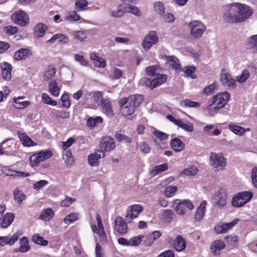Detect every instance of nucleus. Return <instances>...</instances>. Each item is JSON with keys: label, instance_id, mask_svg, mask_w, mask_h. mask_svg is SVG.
I'll return each mask as SVG.
<instances>
[{"label": "nucleus", "instance_id": "nucleus-48", "mask_svg": "<svg viewBox=\"0 0 257 257\" xmlns=\"http://www.w3.org/2000/svg\"><path fill=\"white\" fill-rule=\"evenodd\" d=\"M103 119L101 116H96L94 118L89 117L86 121V125L89 127H93L97 124L101 123Z\"/></svg>", "mask_w": 257, "mask_h": 257}, {"label": "nucleus", "instance_id": "nucleus-61", "mask_svg": "<svg viewBox=\"0 0 257 257\" xmlns=\"http://www.w3.org/2000/svg\"><path fill=\"white\" fill-rule=\"evenodd\" d=\"M249 72L247 69H244L240 75L236 77V81L239 83H243L249 77Z\"/></svg>", "mask_w": 257, "mask_h": 257}, {"label": "nucleus", "instance_id": "nucleus-34", "mask_svg": "<svg viewBox=\"0 0 257 257\" xmlns=\"http://www.w3.org/2000/svg\"><path fill=\"white\" fill-rule=\"evenodd\" d=\"M15 217V214L13 213H6L1 218V226L3 228H7L12 223Z\"/></svg>", "mask_w": 257, "mask_h": 257}, {"label": "nucleus", "instance_id": "nucleus-45", "mask_svg": "<svg viewBox=\"0 0 257 257\" xmlns=\"http://www.w3.org/2000/svg\"><path fill=\"white\" fill-rule=\"evenodd\" d=\"M158 70L159 66L157 65H152L147 67L146 68V72L147 76V78H152L156 75H157L159 73Z\"/></svg>", "mask_w": 257, "mask_h": 257}, {"label": "nucleus", "instance_id": "nucleus-62", "mask_svg": "<svg viewBox=\"0 0 257 257\" xmlns=\"http://www.w3.org/2000/svg\"><path fill=\"white\" fill-rule=\"evenodd\" d=\"M197 173L198 169L195 166L189 167L183 171V174L186 176H194L196 175Z\"/></svg>", "mask_w": 257, "mask_h": 257}, {"label": "nucleus", "instance_id": "nucleus-20", "mask_svg": "<svg viewBox=\"0 0 257 257\" xmlns=\"http://www.w3.org/2000/svg\"><path fill=\"white\" fill-rule=\"evenodd\" d=\"M164 59L166 63L171 66L177 72L182 70L181 64L179 59L175 56H165Z\"/></svg>", "mask_w": 257, "mask_h": 257}, {"label": "nucleus", "instance_id": "nucleus-29", "mask_svg": "<svg viewBox=\"0 0 257 257\" xmlns=\"http://www.w3.org/2000/svg\"><path fill=\"white\" fill-rule=\"evenodd\" d=\"M19 236V234L16 233L13 234L11 237L9 236H0V244L2 246H4L6 244L12 245L17 241Z\"/></svg>", "mask_w": 257, "mask_h": 257}, {"label": "nucleus", "instance_id": "nucleus-52", "mask_svg": "<svg viewBox=\"0 0 257 257\" xmlns=\"http://www.w3.org/2000/svg\"><path fill=\"white\" fill-rule=\"evenodd\" d=\"M78 11L74 10V11L70 12L69 14L65 17V20L70 22H74L81 20V17L77 14Z\"/></svg>", "mask_w": 257, "mask_h": 257}, {"label": "nucleus", "instance_id": "nucleus-41", "mask_svg": "<svg viewBox=\"0 0 257 257\" xmlns=\"http://www.w3.org/2000/svg\"><path fill=\"white\" fill-rule=\"evenodd\" d=\"M88 9V2L86 0H76L74 10L78 12H82Z\"/></svg>", "mask_w": 257, "mask_h": 257}, {"label": "nucleus", "instance_id": "nucleus-18", "mask_svg": "<svg viewBox=\"0 0 257 257\" xmlns=\"http://www.w3.org/2000/svg\"><path fill=\"white\" fill-rule=\"evenodd\" d=\"M239 221V219L236 218L229 223L217 224L214 226V231L217 234H223L227 232L231 228L233 227Z\"/></svg>", "mask_w": 257, "mask_h": 257}, {"label": "nucleus", "instance_id": "nucleus-17", "mask_svg": "<svg viewBox=\"0 0 257 257\" xmlns=\"http://www.w3.org/2000/svg\"><path fill=\"white\" fill-rule=\"evenodd\" d=\"M127 98L123 97L119 100V104L120 106L121 111L123 115L125 116L130 115L133 114L135 110V108L133 106L132 103L128 104Z\"/></svg>", "mask_w": 257, "mask_h": 257}, {"label": "nucleus", "instance_id": "nucleus-21", "mask_svg": "<svg viewBox=\"0 0 257 257\" xmlns=\"http://www.w3.org/2000/svg\"><path fill=\"white\" fill-rule=\"evenodd\" d=\"M245 46L252 53H257V34L251 35L246 38Z\"/></svg>", "mask_w": 257, "mask_h": 257}, {"label": "nucleus", "instance_id": "nucleus-59", "mask_svg": "<svg viewBox=\"0 0 257 257\" xmlns=\"http://www.w3.org/2000/svg\"><path fill=\"white\" fill-rule=\"evenodd\" d=\"M218 86L216 82H214L205 87L203 90V93L207 95H211L215 90L218 89Z\"/></svg>", "mask_w": 257, "mask_h": 257}, {"label": "nucleus", "instance_id": "nucleus-27", "mask_svg": "<svg viewBox=\"0 0 257 257\" xmlns=\"http://www.w3.org/2000/svg\"><path fill=\"white\" fill-rule=\"evenodd\" d=\"M225 245L222 240H214L210 245V250L215 255H219L220 251L224 248Z\"/></svg>", "mask_w": 257, "mask_h": 257}, {"label": "nucleus", "instance_id": "nucleus-22", "mask_svg": "<svg viewBox=\"0 0 257 257\" xmlns=\"http://www.w3.org/2000/svg\"><path fill=\"white\" fill-rule=\"evenodd\" d=\"M115 147V143L113 138L106 137H104L101 143L100 150L105 151H109Z\"/></svg>", "mask_w": 257, "mask_h": 257}, {"label": "nucleus", "instance_id": "nucleus-12", "mask_svg": "<svg viewBox=\"0 0 257 257\" xmlns=\"http://www.w3.org/2000/svg\"><path fill=\"white\" fill-rule=\"evenodd\" d=\"M53 154L50 150H44L36 153L30 157V162L33 166H37L40 162L48 159Z\"/></svg>", "mask_w": 257, "mask_h": 257}, {"label": "nucleus", "instance_id": "nucleus-35", "mask_svg": "<svg viewBox=\"0 0 257 257\" xmlns=\"http://www.w3.org/2000/svg\"><path fill=\"white\" fill-rule=\"evenodd\" d=\"M186 246V240L181 235H178L174 241V247L177 251H181Z\"/></svg>", "mask_w": 257, "mask_h": 257}, {"label": "nucleus", "instance_id": "nucleus-14", "mask_svg": "<svg viewBox=\"0 0 257 257\" xmlns=\"http://www.w3.org/2000/svg\"><path fill=\"white\" fill-rule=\"evenodd\" d=\"M143 211V207L140 204H134L128 207L125 218L128 222L136 218Z\"/></svg>", "mask_w": 257, "mask_h": 257}, {"label": "nucleus", "instance_id": "nucleus-15", "mask_svg": "<svg viewBox=\"0 0 257 257\" xmlns=\"http://www.w3.org/2000/svg\"><path fill=\"white\" fill-rule=\"evenodd\" d=\"M14 22L22 26H26L29 22V17L23 11H19L12 16Z\"/></svg>", "mask_w": 257, "mask_h": 257}, {"label": "nucleus", "instance_id": "nucleus-6", "mask_svg": "<svg viewBox=\"0 0 257 257\" xmlns=\"http://www.w3.org/2000/svg\"><path fill=\"white\" fill-rule=\"evenodd\" d=\"M213 199L214 205L218 208H225L228 202V194L227 190L221 188L215 193Z\"/></svg>", "mask_w": 257, "mask_h": 257}, {"label": "nucleus", "instance_id": "nucleus-64", "mask_svg": "<svg viewBox=\"0 0 257 257\" xmlns=\"http://www.w3.org/2000/svg\"><path fill=\"white\" fill-rule=\"evenodd\" d=\"M251 182L255 188H257V167H253L251 171Z\"/></svg>", "mask_w": 257, "mask_h": 257}, {"label": "nucleus", "instance_id": "nucleus-11", "mask_svg": "<svg viewBox=\"0 0 257 257\" xmlns=\"http://www.w3.org/2000/svg\"><path fill=\"white\" fill-rule=\"evenodd\" d=\"M159 42V37L157 33L155 31L149 32L143 40L142 45L144 49L148 50L153 45L156 44Z\"/></svg>", "mask_w": 257, "mask_h": 257}, {"label": "nucleus", "instance_id": "nucleus-16", "mask_svg": "<svg viewBox=\"0 0 257 257\" xmlns=\"http://www.w3.org/2000/svg\"><path fill=\"white\" fill-rule=\"evenodd\" d=\"M105 156L104 151L98 150L94 153L88 156V162L91 166H97L99 165V160Z\"/></svg>", "mask_w": 257, "mask_h": 257}, {"label": "nucleus", "instance_id": "nucleus-33", "mask_svg": "<svg viewBox=\"0 0 257 257\" xmlns=\"http://www.w3.org/2000/svg\"><path fill=\"white\" fill-rule=\"evenodd\" d=\"M31 55L30 50L26 48H22L16 51L14 58L16 60L20 61L26 59Z\"/></svg>", "mask_w": 257, "mask_h": 257}, {"label": "nucleus", "instance_id": "nucleus-19", "mask_svg": "<svg viewBox=\"0 0 257 257\" xmlns=\"http://www.w3.org/2000/svg\"><path fill=\"white\" fill-rule=\"evenodd\" d=\"M102 112L108 116H112L113 115V111L111 103L109 98L103 97L101 99L99 104Z\"/></svg>", "mask_w": 257, "mask_h": 257}, {"label": "nucleus", "instance_id": "nucleus-28", "mask_svg": "<svg viewBox=\"0 0 257 257\" xmlns=\"http://www.w3.org/2000/svg\"><path fill=\"white\" fill-rule=\"evenodd\" d=\"M1 67L2 71L3 77L6 80H9L12 77V65L6 62L1 63Z\"/></svg>", "mask_w": 257, "mask_h": 257}, {"label": "nucleus", "instance_id": "nucleus-42", "mask_svg": "<svg viewBox=\"0 0 257 257\" xmlns=\"http://www.w3.org/2000/svg\"><path fill=\"white\" fill-rule=\"evenodd\" d=\"M47 29V27L46 25L39 23L34 28L35 35L38 37H41L44 35Z\"/></svg>", "mask_w": 257, "mask_h": 257}, {"label": "nucleus", "instance_id": "nucleus-47", "mask_svg": "<svg viewBox=\"0 0 257 257\" xmlns=\"http://www.w3.org/2000/svg\"><path fill=\"white\" fill-rule=\"evenodd\" d=\"M63 158L67 166H71L73 165L74 159L70 150H68L65 151L63 154Z\"/></svg>", "mask_w": 257, "mask_h": 257}, {"label": "nucleus", "instance_id": "nucleus-32", "mask_svg": "<svg viewBox=\"0 0 257 257\" xmlns=\"http://www.w3.org/2000/svg\"><path fill=\"white\" fill-rule=\"evenodd\" d=\"M24 96H19L15 97L13 99V102L15 103L14 106L17 109H23L30 104V102L28 101H23Z\"/></svg>", "mask_w": 257, "mask_h": 257}, {"label": "nucleus", "instance_id": "nucleus-10", "mask_svg": "<svg viewBox=\"0 0 257 257\" xmlns=\"http://www.w3.org/2000/svg\"><path fill=\"white\" fill-rule=\"evenodd\" d=\"M220 80L221 84L229 89H234L236 87V80L233 79L225 68H222L220 75Z\"/></svg>", "mask_w": 257, "mask_h": 257}, {"label": "nucleus", "instance_id": "nucleus-30", "mask_svg": "<svg viewBox=\"0 0 257 257\" xmlns=\"http://www.w3.org/2000/svg\"><path fill=\"white\" fill-rule=\"evenodd\" d=\"M206 201L204 200L198 207L194 217L196 221H200L203 218L206 211Z\"/></svg>", "mask_w": 257, "mask_h": 257}, {"label": "nucleus", "instance_id": "nucleus-60", "mask_svg": "<svg viewBox=\"0 0 257 257\" xmlns=\"http://www.w3.org/2000/svg\"><path fill=\"white\" fill-rule=\"evenodd\" d=\"M195 68L192 66L184 67L182 70L184 73V76L185 77H190L191 78H194L195 77V74L194 73Z\"/></svg>", "mask_w": 257, "mask_h": 257}, {"label": "nucleus", "instance_id": "nucleus-5", "mask_svg": "<svg viewBox=\"0 0 257 257\" xmlns=\"http://www.w3.org/2000/svg\"><path fill=\"white\" fill-rule=\"evenodd\" d=\"M188 27L190 30V35L194 38H200L206 30V26L198 20L191 21Z\"/></svg>", "mask_w": 257, "mask_h": 257}, {"label": "nucleus", "instance_id": "nucleus-57", "mask_svg": "<svg viewBox=\"0 0 257 257\" xmlns=\"http://www.w3.org/2000/svg\"><path fill=\"white\" fill-rule=\"evenodd\" d=\"M115 138L119 142L124 143H131L132 139L129 137L119 133H116L115 135Z\"/></svg>", "mask_w": 257, "mask_h": 257}, {"label": "nucleus", "instance_id": "nucleus-50", "mask_svg": "<svg viewBox=\"0 0 257 257\" xmlns=\"http://www.w3.org/2000/svg\"><path fill=\"white\" fill-rule=\"evenodd\" d=\"M180 105L185 107H194L197 108L200 106V104L196 101H193L189 99L183 100L180 102Z\"/></svg>", "mask_w": 257, "mask_h": 257}, {"label": "nucleus", "instance_id": "nucleus-4", "mask_svg": "<svg viewBox=\"0 0 257 257\" xmlns=\"http://www.w3.org/2000/svg\"><path fill=\"white\" fill-rule=\"evenodd\" d=\"M209 160L210 165L216 171L224 170L226 166V161L222 153H211Z\"/></svg>", "mask_w": 257, "mask_h": 257}, {"label": "nucleus", "instance_id": "nucleus-23", "mask_svg": "<svg viewBox=\"0 0 257 257\" xmlns=\"http://www.w3.org/2000/svg\"><path fill=\"white\" fill-rule=\"evenodd\" d=\"M56 41H57L58 43L61 44L65 45L69 42V37L65 34L61 33H57L53 36L48 41L47 43L53 44Z\"/></svg>", "mask_w": 257, "mask_h": 257}, {"label": "nucleus", "instance_id": "nucleus-31", "mask_svg": "<svg viewBox=\"0 0 257 257\" xmlns=\"http://www.w3.org/2000/svg\"><path fill=\"white\" fill-rule=\"evenodd\" d=\"M18 134L20 141L24 146L31 147L37 145L26 134L19 132Z\"/></svg>", "mask_w": 257, "mask_h": 257}, {"label": "nucleus", "instance_id": "nucleus-39", "mask_svg": "<svg viewBox=\"0 0 257 257\" xmlns=\"http://www.w3.org/2000/svg\"><path fill=\"white\" fill-rule=\"evenodd\" d=\"M14 200L18 204L21 205L23 201L26 199V195L22 191H20L19 188H16L13 191Z\"/></svg>", "mask_w": 257, "mask_h": 257}, {"label": "nucleus", "instance_id": "nucleus-56", "mask_svg": "<svg viewBox=\"0 0 257 257\" xmlns=\"http://www.w3.org/2000/svg\"><path fill=\"white\" fill-rule=\"evenodd\" d=\"M229 130L234 134L241 136L244 134V128L235 124H229L228 126Z\"/></svg>", "mask_w": 257, "mask_h": 257}, {"label": "nucleus", "instance_id": "nucleus-63", "mask_svg": "<svg viewBox=\"0 0 257 257\" xmlns=\"http://www.w3.org/2000/svg\"><path fill=\"white\" fill-rule=\"evenodd\" d=\"M74 37L77 40L83 42L85 40L87 35L83 31H77L74 33Z\"/></svg>", "mask_w": 257, "mask_h": 257}, {"label": "nucleus", "instance_id": "nucleus-3", "mask_svg": "<svg viewBox=\"0 0 257 257\" xmlns=\"http://www.w3.org/2000/svg\"><path fill=\"white\" fill-rule=\"evenodd\" d=\"M252 196V192L249 191L238 192L232 197L231 205L235 208L242 207L251 200Z\"/></svg>", "mask_w": 257, "mask_h": 257}, {"label": "nucleus", "instance_id": "nucleus-24", "mask_svg": "<svg viewBox=\"0 0 257 257\" xmlns=\"http://www.w3.org/2000/svg\"><path fill=\"white\" fill-rule=\"evenodd\" d=\"M2 171L6 176H18V177H28L30 176V173L22 171H15L9 167H3Z\"/></svg>", "mask_w": 257, "mask_h": 257}, {"label": "nucleus", "instance_id": "nucleus-54", "mask_svg": "<svg viewBox=\"0 0 257 257\" xmlns=\"http://www.w3.org/2000/svg\"><path fill=\"white\" fill-rule=\"evenodd\" d=\"M32 239L34 242L41 245L46 246L48 244V241L38 234H34Z\"/></svg>", "mask_w": 257, "mask_h": 257}, {"label": "nucleus", "instance_id": "nucleus-25", "mask_svg": "<svg viewBox=\"0 0 257 257\" xmlns=\"http://www.w3.org/2000/svg\"><path fill=\"white\" fill-rule=\"evenodd\" d=\"M114 227L115 230L121 234L126 233L127 231V224L120 217H118L115 219Z\"/></svg>", "mask_w": 257, "mask_h": 257}, {"label": "nucleus", "instance_id": "nucleus-53", "mask_svg": "<svg viewBox=\"0 0 257 257\" xmlns=\"http://www.w3.org/2000/svg\"><path fill=\"white\" fill-rule=\"evenodd\" d=\"M125 6L120 5L115 10L111 12V16L113 17H120L125 13Z\"/></svg>", "mask_w": 257, "mask_h": 257}, {"label": "nucleus", "instance_id": "nucleus-26", "mask_svg": "<svg viewBox=\"0 0 257 257\" xmlns=\"http://www.w3.org/2000/svg\"><path fill=\"white\" fill-rule=\"evenodd\" d=\"M20 246L19 248H15L13 250L14 252H20L25 253L29 251L31 247L29 244V240L26 236H23L19 240Z\"/></svg>", "mask_w": 257, "mask_h": 257}, {"label": "nucleus", "instance_id": "nucleus-9", "mask_svg": "<svg viewBox=\"0 0 257 257\" xmlns=\"http://www.w3.org/2000/svg\"><path fill=\"white\" fill-rule=\"evenodd\" d=\"M97 226L95 224H91V227L93 232L97 234L99 238V240L101 243H106L107 242V236L105 232L101 220L100 216L98 214L96 215Z\"/></svg>", "mask_w": 257, "mask_h": 257}, {"label": "nucleus", "instance_id": "nucleus-49", "mask_svg": "<svg viewBox=\"0 0 257 257\" xmlns=\"http://www.w3.org/2000/svg\"><path fill=\"white\" fill-rule=\"evenodd\" d=\"M167 169L168 165L166 163H164L160 165H157L151 171V174L153 176H156L166 171Z\"/></svg>", "mask_w": 257, "mask_h": 257}, {"label": "nucleus", "instance_id": "nucleus-55", "mask_svg": "<svg viewBox=\"0 0 257 257\" xmlns=\"http://www.w3.org/2000/svg\"><path fill=\"white\" fill-rule=\"evenodd\" d=\"M42 101L47 104L56 106L57 104L56 101L52 100V98L46 93L42 94Z\"/></svg>", "mask_w": 257, "mask_h": 257}, {"label": "nucleus", "instance_id": "nucleus-13", "mask_svg": "<svg viewBox=\"0 0 257 257\" xmlns=\"http://www.w3.org/2000/svg\"><path fill=\"white\" fill-rule=\"evenodd\" d=\"M230 97V95L227 91L218 93L213 97V104L217 105L218 108H221L227 103Z\"/></svg>", "mask_w": 257, "mask_h": 257}, {"label": "nucleus", "instance_id": "nucleus-44", "mask_svg": "<svg viewBox=\"0 0 257 257\" xmlns=\"http://www.w3.org/2000/svg\"><path fill=\"white\" fill-rule=\"evenodd\" d=\"M79 218V214L78 213L73 212L66 215L63 218V221L65 224H69L78 220Z\"/></svg>", "mask_w": 257, "mask_h": 257}, {"label": "nucleus", "instance_id": "nucleus-43", "mask_svg": "<svg viewBox=\"0 0 257 257\" xmlns=\"http://www.w3.org/2000/svg\"><path fill=\"white\" fill-rule=\"evenodd\" d=\"M54 215L53 210L51 208H47L42 212L39 216V219L44 221H48L50 220Z\"/></svg>", "mask_w": 257, "mask_h": 257}, {"label": "nucleus", "instance_id": "nucleus-1", "mask_svg": "<svg viewBox=\"0 0 257 257\" xmlns=\"http://www.w3.org/2000/svg\"><path fill=\"white\" fill-rule=\"evenodd\" d=\"M253 14V9L250 6L240 3H232L224 7L223 18L229 23L245 22Z\"/></svg>", "mask_w": 257, "mask_h": 257}, {"label": "nucleus", "instance_id": "nucleus-2", "mask_svg": "<svg viewBox=\"0 0 257 257\" xmlns=\"http://www.w3.org/2000/svg\"><path fill=\"white\" fill-rule=\"evenodd\" d=\"M102 92L99 91H86L83 95V103L90 108H93L96 104H99L102 97Z\"/></svg>", "mask_w": 257, "mask_h": 257}, {"label": "nucleus", "instance_id": "nucleus-36", "mask_svg": "<svg viewBox=\"0 0 257 257\" xmlns=\"http://www.w3.org/2000/svg\"><path fill=\"white\" fill-rule=\"evenodd\" d=\"M61 88L58 86L57 82L53 79L51 80L49 83V90L50 93L55 96H58L60 94Z\"/></svg>", "mask_w": 257, "mask_h": 257}, {"label": "nucleus", "instance_id": "nucleus-8", "mask_svg": "<svg viewBox=\"0 0 257 257\" xmlns=\"http://www.w3.org/2000/svg\"><path fill=\"white\" fill-rule=\"evenodd\" d=\"M167 79L166 75L159 73L152 78H145L144 79L146 86L151 89H154L164 83Z\"/></svg>", "mask_w": 257, "mask_h": 257}, {"label": "nucleus", "instance_id": "nucleus-37", "mask_svg": "<svg viewBox=\"0 0 257 257\" xmlns=\"http://www.w3.org/2000/svg\"><path fill=\"white\" fill-rule=\"evenodd\" d=\"M56 72V69L54 66L52 65H49L44 72V80L45 81L49 80L55 76Z\"/></svg>", "mask_w": 257, "mask_h": 257}, {"label": "nucleus", "instance_id": "nucleus-58", "mask_svg": "<svg viewBox=\"0 0 257 257\" xmlns=\"http://www.w3.org/2000/svg\"><path fill=\"white\" fill-rule=\"evenodd\" d=\"M177 190V187L175 186L170 185L166 187L164 191L165 196L170 198L174 195Z\"/></svg>", "mask_w": 257, "mask_h": 257}, {"label": "nucleus", "instance_id": "nucleus-7", "mask_svg": "<svg viewBox=\"0 0 257 257\" xmlns=\"http://www.w3.org/2000/svg\"><path fill=\"white\" fill-rule=\"evenodd\" d=\"M192 202L189 199H176L174 201V208L177 214L184 215L186 212V208L190 210L194 208Z\"/></svg>", "mask_w": 257, "mask_h": 257}, {"label": "nucleus", "instance_id": "nucleus-46", "mask_svg": "<svg viewBox=\"0 0 257 257\" xmlns=\"http://www.w3.org/2000/svg\"><path fill=\"white\" fill-rule=\"evenodd\" d=\"M125 12L132 13L138 17H141L142 14L141 11L139 9L138 7L135 6L127 4V6H125Z\"/></svg>", "mask_w": 257, "mask_h": 257}, {"label": "nucleus", "instance_id": "nucleus-51", "mask_svg": "<svg viewBox=\"0 0 257 257\" xmlns=\"http://www.w3.org/2000/svg\"><path fill=\"white\" fill-rule=\"evenodd\" d=\"M177 125L188 132H192L193 131V124L189 122H184L180 120L177 121Z\"/></svg>", "mask_w": 257, "mask_h": 257}, {"label": "nucleus", "instance_id": "nucleus-38", "mask_svg": "<svg viewBox=\"0 0 257 257\" xmlns=\"http://www.w3.org/2000/svg\"><path fill=\"white\" fill-rule=\"evenodd\" d=\"M128 100V103L132 104V105L134 106L135 108L138 107L143 101V96L142 95H135L130 96L127 98Z\"/></svg>", "mask_w": 257, "mask_h": 257}, {"label": "nucleus", "instance_id": "nucleus-40", "mask_svg": "<svg viewBox=\"0 0 257 257\" xmlns=\"http://www.w3.org/2000/svg\"><path fill=\"white\" fill-rule=\"evenodd\" d=\"M171 146L176 152H180L185 148L184 144L178 138H175L171 142Z\"/></svg>", "mask_w": 257, "mask_h": 257}]
</instances>
